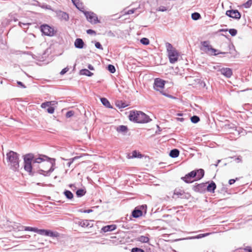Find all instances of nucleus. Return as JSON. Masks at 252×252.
Instances as JSON below:
<instances>
[{"label": "nucleus", "mask_w": 252, "mask_h": 252, "mask_svg": "<svg viewBox=\"0 0 252 252\" xmlns=\"http://www.w3.org/2000/svg\"><path fill=\"white\" fill-rule=\"evenodd\" d=\"M51 159L46 156H42L39 158H35L33 154H28L24 156V168L25 171L29 173L30 175H34V172L32 171V162L39 163L46 160Z\"/></svg>", "instance_id": "obj_1"}, {"label": "nucleus", "mask_w": 252, "mask_h": 252, "mask_svg": "<svg viewBox=\"0 0 252 252\" xmlns=\"http://www.w3.org/2000/svg\"><path fill=\"white\" fill-rule=\"evenodd\" d=\"M6 160L10 169L14 171H18L19 168V155L12 151L6 154Z\"/></svg>", "instance_id": "obj_2"}, {"label": "nucleus", "mask_w": 252, "mask_h": 252, "mask_svg": "<svg viewBox=\"0 0 252 252\" xmlns=\"http://www.w3.org/2000/svg\"><path fill=\"white\" fill-rule=\"evenodd\" d=\"M129 119L137 123H147L151 120L148 115L141 111H131Z\"/></svg>", "instance_id": "obj_3"}, {"label": "nucleus", "mask_w": 252, "mask_h": 252, "mask_svg": "<svg viewBox=\"0 0 252 252\" xmlns=\"http://www.w3.org/2000/svg\"><path fill=\"white\" fill-rule=\"evenodd\" d=\"M168 56L171 63H174L178 59L179 53L172 45L169 42L165 43Z\"/></svg>", "instance_id": "obj_4"}, {"label": "nucleus", "mask_w": 252, "mask_h": 252, "mask_svg": "<svg viewBox=\"0 0 252 252\" xmlns=\"http://www.w3.org/2000/svg\"><path fill=\"white\" fill-rule=\"evenodd\" d=\"M201 44L204 48V51L209 55L216 56L219 54H227V52H218V50L212 48V47L209 44V42L208 41H204L202 42Z\"/></svg>", "instance_id": "obj_5"}, {"label": "nucleus", "mask_w": 252, "mask_h": 252, "mask_svg": "<svg viewBox=\"0 0 252 252\" xmlns=\"http://www.w3.org/2000/svg\"><path fill=\"white\" fill-rule=\"evenodd\" d=\"M187 178H195L194 181H198L202 179L204 176V170L203 169H199L193 170L187 174Z\"/></svg>", "instance_id": "obj_6"}, {"label": "nucleus", "mask_w": 252, "mask_h": 252, "mask_svg": "<svg viewBox=\"0 0 252 252\" xmlns=\"http://www.w3.org/2000/svg\"><path fill=\"white\" fill-rule=\"evenodd\" d=\"M88 21L93 24L99 23L97 15L93 12L82 11Z\"/></svg>", "instance_id": "obj_7"}, {"label": "nucleus", "mask_w": 252, "mask_h": 252, "mask_svg": "<svg viewBox=\"0 0 252 252\" xmlns=\"http://www.w3.org/2000/svg\"><path fill=\"white\" fill-rule=\"evenodd\" d=\"M224 128L226 131L229 133H232L235 136H239L240 134V130L241 128L239 127V129L237 127L235 126L233 124H229L225 125Z\"/></svg>", "instance_id": "obj_8"}, {"label": "nucleus", "mask_w": 252, "mask_h": 252, "mask_svg": "<svg viewBox=\"0 0 252 252\" xmlns=\"http://www.w3.org/2000/svg\"><path fill=\"white\" fill-rule=\"evenodd\" d=\"M41 32L45 35L52 36L55 34L54 29L48 25H42L40 26Z\"/></svg>", "instance_id": "obj_9"}, {"label": "nucleus", "mask_w": 252, "mask_h": 252, "mask_svg": "<svg viewBox=\"0 0 252 252\" xmlns=\"http://www.w3.org/2000/svg\"><path fill=\"white\" fill-rule=\"evenodd\" d=\"M165 81L159 78H156L155 79L154 88L155 90L160 91L161 89H163L165 85Z\"/></svg>", "instance_id": "obj_10"}, {"label": "nucleus", "mask_w": 252, "mask_h": 252, "mask_svg": "<svg viewBox=\"0 0 252 252\" xmlns=\"http://www.w3.org/2000/svg\"><path fill=\"white\" fill-rule=\"evenodd\" d=\"M226 15L231 18L239 20L240 19L241 15L237 10H229L226 11Z\"/></svg>", "instance_id": "obj_11"}, {"label": "nucleus", "mask_w": 252, "mask_h": 252, "mask_svg": "<svg viewBox=\"0 0 252 252\" xmlns=\"http://www.w3.org/2000/svg\"><path fill=\"white\" fill-rule=\"evenodd\" d=\"M206 183H201L194 186L192 187V189L197 192L204 193L206 190Z\"/></svg>", "instance_id": "obj_12"}, {"label": "nucleus", "mask_w": 252, "mask_h": 252, "mask_svg": "<svg viewBox=\"0 0 252 252\" xmlns=\"http://www.w3.org/2000/svg\"><path fill=\"white\" fill-rule=\"evenodd\" d=\"M54 163V162L48 163L49 165H51V167L48 170L44 171L42 169H40L38 171V173L44 175V176H49L51 173L54 170V168L53 167Z\"/></svg>", "instance_id": "obj_13"}, {"label": "nucleus", "mask_w": 252, "mask_h": 252, "mask_svg": "<svg viewBox=\"0 0 252 252\" xmlns=\"http://www.w3.org/2000/svg\"><path fill=\"white\" fill-rule=\"evenodd\" d=\"M220 71L227 78H230L232 75V71L229 68H222Z\"/></svg>", "instance_id": "obj_14"}, {"label": "nucleus", "mask_w": 252, "mask_h": 252, "mask_svg": "<svg viewBox=\"0 0 252 252\" xmlns=\"http://www.w3.org/2000/svg\"><path fill=\"white\" fill-rule=\"evenodd\" d=\"M116 228H117V226L115 224L107 225L105 226H103L101 229L100 232L101 233V232L105 233V232H107L112 231L113 230H115L116 229Z\"/></svg>", "instance_id": "obj_15"}, {"label": "nucleus", "mask_w": 252, "mask_h": 252, "mask_svg": "<svg viewBox=\"0 0 252 252\" xmlns=\"http://www.w3.org/2000/svg\"><path fill=\"white\" fill-rule=\"evenodd\" d=\"M57 16L58 18L61 20H63L65 21H67L69 20L68 14L65 12L59 11L57 12Z\"/></svg>", "instance_id": "obj_16"}, {"label": "nucleus", "mask_w": 252, "mask_h": 252, "mask_svg": "<svg viewBox=\"0 0 252 252\" xmlns=\"http://www.w3.org/2000/svg\"><path fill=\"white\" fill-rule=\"evenodd\" d=\"M84 42L81 38H77L74 42V46L76 48L82 49L84 47Z\"/></svg>", "instance_id": "obj_17"}, {"label": "nucleus", "mask_w": 252, "mask_h": 252, "mask_svg": "<svg viewBox=\"0 0 252 252\" xmlns=\"http://www.w3.org/2000/svg\"><path fill=\"white\" fill-rule=\"evenodd\" d=\"M73 4L76 6V7L79 10L82 11L84 9V6L82 2H81L80 0H71Z\"/></svg>", "instance_id": "obj_18"}, {"label": "nucleus", "mask_w": 252, "mask_h": 252, "mask_svg": "<svg viewBox=\"0 0 252 252\" xmlns=\"http://www.w3.org/2000/svg\"><path fill=\"white\" fill-rule=\"evenodd\" d=\"M142 211L137 208H135L134 209V210L132 212V216L134 218H138L142 216Z\"/></svg>", "instance_id": "obj_19"}, {"label": "nucleus", "mask_w": 252, "mask_h": 252, "mask_svg": "<svg viewBox=\"0 0 252 252\" xmlns=\"http://www.w3.org/2000/svg\"><path fill=\"white\" fill-rule=\"evenodd\" d=\"M216 189V185L214 182L212 181L210 184L206 187V190L210 192H214L215 190Z\"/></svg>", "instance_id": "obj_20"}, {"label": "nucleus", "mask_w": 252, "mask_h": 252, "mask_svg": "<svg viewBox=\"0 0 252 252\" xmlns=\"http://www.w3.org/2000/svg\"><path fill=\"white\" fill-rule=\"evenodd\" d=\"M116 130L119 133H122L125 134L127 132L128 128L126 126L121 125L117 127Z\"/></svg>", "instance_id": "obj_21"}, {"label": "nucleus", "mask_w": 252, "mask_h": 252, "mask_svg": "<svg viewBox=\"0 0 252 252\" xmlns=\"http://www.w3.org/2000/svg\"><path fill=\"white\" fill-rule=\"evenodd\" d=\"M100 101L102 104L104 105L106 107L109 108H112V106L111 105L109 101L106 98L102 97L100 98Z\"/></svg>", "instance_id": "obj_22"}, {"label": "nucleus", "mask_w": 252, "mask_h": 252, "mask_svg": "<svg viewBox=\"0 0 252 252\" xmlns=\"http://www.w3.org/2000/svg\"><path fill=\"white\" fill-rule=\"evenodd\" d=\"M179 155V151L177 149L171 150L169 153V156L173 158H177Z\"/></svg>", "instance_id": "obj_23"}, {"label": "nucleus", "mask_w": 252, "mask_h": 252, "mask_svg": "<svg viewBox=\"0 0 252 252\" xmlns=\"http://www.w3.org/2000/svg\"><path fill=\"white\" fill-rule=\"evenodd\" d=\"M76 223L82 227H88L89 225V222L88 220H79Z\"/></svg>", "instance_id": "obj_24"}, {"label": "nucleus", "mask_w": 252, "mask_h": 252, "mask_svg": "<svg viewBox=\"0 0 252 252\" xmlns=\"http://www.w3.org/2000/svg\"><path fill=\"white\" fill-rule=\"evenodd\" d=\"M137 241L142 243H148L149 241V238L146 236H140L137 238Z\"/></svg>", "instance_id": "obj_25"}, {"label": "nucleus", "mask_w": 252, "mask_h": 252, "mask_svg": "<svg viewBox=\"0 0 252 252\" xmlns=\"http://www.w3.org/2000/svg\"><path fill=\"white\" fill-rule=\"evenodd\" d=\"M80 74L87 76H92L93 73L87 69H82L80 71Z\"/></svg>", "instance_id": "obj_26"}, {"label": "nucleus", "mask_w": 252, "mask_h": 252, "mask_svg": "<svg viewBox=\"0 0 252 252\" xmlns=\"http://www.w3.org/2000/svg\"><path fill=\"white\" fill-rule=\"evenodd\" d=\"M184 191L180 189H175L174 192V195H177L178 197L183 198Z\"/></svg>", "instance_id": "obj_27"}, {"label": "nucleus", "mask_w": 252, "mask_h": 252, "mask_svg": "<svg viewBox=\"0 0 252 252\" xmlns=\"http://www.w3.org/2000/svg\"><path fill=\"white\" fill-rule=\"evenodd\" d=\"M86 193L85 189H78L76 192V194L78 197H81L84 196Z\"/></svg>", "instance_id": "obj_28"}, {"label": "nucleus", "mask_w": 252, "mask_h": 252, "mask_svg": "<svg viewBox=\"0 0 252 252\" xmlns=\"http://www.w3.org/2000/svg\"><path fill=\"white\" fill-rule=\"evenodd\" d=\"M65 197L68 199H71L73 197V193L68 190H65L63 192Z\"/></svg>", "instance_id": "obj_29"}, {"label": "nucleus", "mask_w": 252, "mask_h": 252, "mask_svg": "<svg viewBox=\"0 0 252 252\" xmlns=\"http://www.w3.org/2000/svg\"><path fill=\"white\" fill-rule=\"evenodd\" d=\"M187 176L188 175L186 174L184 177H182L181 179L187 183H191L194 181V180H192V178L190 177H189L187 178Z\"/></svg>", "instance_id": "obj_30"}, {"label": "nucleus", "mask_w": 252, "mask_h": 252, "mask_svg": "<svg viewBox=\"0 0 252 252\" xmlns=\"http://www.w3.org/2000/svg\"><path fill=\"white\" fill-rule=\"evenodd\" d=\"M47 231V230L39 229L37 228H35V231H34L35 232H36L40 235H44V236H46Z\"/></svg>", "instance_id": "obj_31"}, {"label": "nucleus", "mask_w": 252, "mask_h": 252, "mask_svg": "<svg viewBox=\"0 0 252 252\" xmlns=\"http://www.w3.org/2000/svg\"><path fill=\"white\" fill-rule=\"evenodd\" d=\"M21 229H20V230H25V231H35V227H32L30 226H21Z\"/></svg>", "instance_id": "obj_32"}, {"label": "nucleus", "mask_w": 252, "mask_h": 252, "mask_svg": "<svg viewBox=\"0 0 252 252\" xmlns=\"http://www.w3.org/2000/svg\"><path fill=\"white\" fill-rule=\"evenodd\" d=\"M46 236L52 237H57L59 236V233L58 232H54L50 230H47Z\"/></svg>", "instance_id": "obj_33"}, {"label": "nucleus", "mask_w": 252, "mask_h": 252, "mask_svg": "<svg viewBox=\"0 0 252 252\" xmlns=\"http://www.w3.org/2000/svg\"><path fill=\"white\" fill-rule=\"evenodd\" d=\"M211 233H206L204 234H200L190 238V239H200L203 238L206 236H209Z\"/></svg>", "instance_id": "obj_34"}, {"label": "nucleus", "mask_w": 252, "mask_h": 252, "mask_svg": "<svg viewBox=\"0 0 252 252\" xmlns=\"http://www.w3.org/2000/svg\"><path fill=\"white\" fill-rule=\"evenodd\" d=\"M191 18L194 20H197L201 18V15L198 12H194L191 14Z\"/></svg>", "instance_id": "obj_35"}, {"label": "nucleus", "mask_w": 252, "mask_h": 252, "mask_svg": "<svg viewBox=\"0 0 252 252\" xmlns=\"http://www.w3.org/2000/svg\"><path fill=\"white\" fill-rule=\"evenodd\" d=\"M190 120L192 123L196 124L200 121V118L198 116L194 115L190 118Z\"/></svg>", "instance_id": "obj_36"}, {"label": "nucleus", "mask_w": 252, "mask_h": 252, "mask_svg": "<svg viewBox=\"0 0 252 252\" xmlns=\"http://www.w3.org/2000/svg\"><path fill=\"white\" fill-rule=\"evenodd\" d=\"M131 157L132 158H141L142 155L139 152H137L136 151H133L132 152V156Z\"/></svg>", "instance_id": "obj_37"}, {"label": "nucleus", "mask_w": 252, "mask_h": 252, "mask_svg": "<svg viewBox=\"0 0 252 252\" xmlns=\"http://www.w3.org/2000/svg\"><path fill=\"white\" fill-rule=\"evenodd\" d=\"M140 42L143 45H147L149 44L150 41L148 38L143 37L140 39Z\"/></svg>", "instance_id": "obj_38"}, {"label": "nucleus", "mask_w": 252, "mask_h": 252, "mask_svg": "<svg viewBox=\"0 0 252 252\" xmlns=\"http://www.w3.org/2000/svg\"><path fill=\"white\" fill-rule=\"evenodd\" d=\"M107 69L109 71L112 73H114L116 71L115 66L112 64H109L107 66Z\"/></svg>", "instance_id": "obj_39"}, {"label": "nucleus", "mask_w": 252, "mask_h": 252, "mask_svg": "<svg viewBox=\"0 0 252 252\" xmlns=\"http://www.w3.org/2000/svg\"><path fill=\"white\" fill-rule=\"evenodd\" d=\"M106 34L110 37H114L116 36V34L112 31H108L106 32Z\"/></svg>", "instance_id": "obj_40"}, {"label": "nucleus", "mask_w": 252, "mask_h": 252, "mask_svg": "<svg viewBox=\"0 0 252 252\" xmlns=\"http://www.w3.org/2000/svg\"><path fill=\"white\" fill-rule=\"evenodd\" d=\"M228 32L232 36H235L237 33V31L235 29H230L228 30Z\"/></svg>", "instance_id": "obj_41"}, {"label": "nucleus", "mask_w": 252, "mask_h": 252, "mask_svg": "<svg viewBox=\"0 0 252 252\" xmlns=\"http://www.w3.org/2000/svg\"><path fill=\"white\" fill-rule=\"evenodd\" d=\"M116 105L119 108H124L127 106V105H126L125 103H124L122 101H119V102H117Z\"/></svg>", "instance_id": "obj_42"}, {"label": "nucleus", "mask_w": 252, "mask_h": 252, "mask_svg": "<svg viewBox=\"0 0 252 252\" xmlns=\"http://www.w3.org/2000/svg\"><path fill=\"white\" fill-rule=\"evenodd\" d=\"M252 4V0H248L246 3L243 4V6L246 8H250Z\"/></svg>", "instance_id": "obj_43"}, {"label": "nucleus", "mask_w": 252, "mask_h": 252, "mask_svg": "<svg viewBox=\"0 0 252 252\" xmlns=\"http://www.w3.org/2000/svg\"><path fill=\"white\" fill-rule=\"evenodd\" d=\"M50 105L48 101H46L43 103H42L41 105V107L43 109H46L47 107H49Z\"/></svg>", "instance_id": "obj_44"}, {"label": "nucleus", "mask_w": 252, "mask_h": 252, "mask_svg": "<svg viewBox=\"0 0 252 252\" xmlns=\"http://www.w3.org/2000/svg\"><path fill=\"white\" fill-rule=\"evenodd\" d=\"M131 252H145L144 250L139 248H133L131 249Z\"/></svg>", "instance_id": "obj_45"}, {"label": "nucleus", "mask_w": 252, "mask_h": 252, "mask_svg": "<svg viewBox=\"0 0 252 252\" xmlns=\"http://www.w3.org/2000/svg\"><path fill=\"white\" fill-rule=\"evenodd\" d=\"M46 111L48 113L50 114H53L55 111V108L53 106H50L49 108L47 109Z\"/></svg>", "instance_id": "obj_46"}, {"label": "nucleus", "mask_w": 252, "mask_h": 252, "mask_svg": "<svg viewBox=\"0 0 252 252\" xmlns=\"http://www.w3.org/2000/svg\"><path fill=\"white\" fill-rule=\"evenodd\" d=\"M78 158V157H74L73 158H70L69 159V162L67 163V165L69 167L70 166V165L73 163V161L76 159H77Z\"/></svg>", "instance_id": "obj_47"}, {"label": "nucleus", "mask_w": 252, "mask_h": 252, "mask_svg": "<svg viewBox=\"0 0 252 252\" xmlns=\"http://www.w3.org/2000/svg\"><path fill=\"white\" fill-rule=\"evenodd\" d=\"M73 114H74L73 111H69L66 112L65 116H66V118H70V117H72L73 115Z\"/></svg>", "instance_id": "obj_48"}, {"label": "nucleus", "mask_w": 252, "mask_h": 252, "mask_svg": "<svg viewBox=\"0 0 252 252\" xmlns=\"http://www.w3.org/2000/svg\"><path fill=\"white\" fill-rule=\"evenodd\" d=\"M95 46L97 49L103 50V47L99 42H96L95 43Z\"/></svg>", "instance_id": "obj_49"}, {"label": "nucleus", "mask_w": 252, "mask_h": 252, "mask_svg": "<svg viewBox=\"0 0 252 252\" xmlns=\"http://www.w3.org/2000/svg\"><path fill=\"white\" fill-rule=\"evenodd\" d=\"M69 70V68L68 67H65L63 69L62 71L60 72L61 75H63L65 73H66Z\"/></svg>", "instance_id": "obj_50"}, {"label": "nucleus", "mask_w": 252, "mask_h": 252, "mask_svg": "<svg viewBox=\"0 0 252 252\" xmlns=\"http://www.w3.org/2000/svg\"><path fill=\"white\" fill-rule=\"evenodd\" d=\"M158 10L159 11L164 12L167 10V8L164 6H160L158 7Z\"/></svg>", "instance_id": "obj_51"}, {"label": "nucleus", "mask_w": 252, "mask_h": 252, "mask_svg": "<svg viewBox=\"0 0 252 252\" xmlns=\"http://www.w3.org/2000/svg\"><path fill=\"white\" fill-rule=\"evenodd\" d=\"M243 250L247 252H252V249L250 246H247L246 247L244 248Z\"/></svg>", "instance_id": "obj_52"}, {"label": "nucleus", "mask_w": 252, "mask_h": 252, "mask_svg": "<svg viewBox=\"0 0 252 252\" xmlns=\"http://www.w3.org/2000/svg\"><path fill=\"white\" fill-rule=\"evenodd\" d=\"M87 33L88 34H95V32L93 30L89 29V30H87Z\"/></svg>", "instance_id": "obj_53"}, {"label": "nucleus", "mask_w": 252, "mask_h": 252, "mask_svg": "<svg viewBox=\"0 0 252 252\" xmlns=\"http://www.w3.org/2000/svg\"><path fill=\"white\" fill-rule=\"evenodd\" d=\"M135 10V9H132L129 10L126 13V14H128V15L133 14Z\"/></svg>", "instance_id": "obj_54"}, {"label": "nucleus", "mask_w": 252, "mask_h": 252, "mask_svg": "<svg viewBox=\"0 0 252 252\" xmlns=\"http://www.w3.org/2000/svg\"><path fill=\"white\" fill-rule=\"evenodd\" d=\"M17 84L19 86H20L22 88H26L25 85L22 82H21V81H17Z\"/></svg>", "instance_id": "obj_55"}, {"label": "nucleus", "mask_w": 252, "mask_h": 252, "mask_svg": "<svg viewBox=\"0 0 252 252\" xmlns=\"http://www.w3.org/2000/svg\"><path fill=\"white\" fill-rule=\"evenodd\" d=\"M235 160L237 162H242V158L240 156H239L235 158Z\"/></svg>", "instance_id": "obj_56"}, {"label": "nucleus", "mask_w": 252, "mask_h": 252, "mask_svg": "<svg viewBox=\"0 0 252 252\" xmlns=\"http://www.w3.org/2000/svg\"><path fill=\"white\" fill-rule=\"evenodd\" d=\"M48 102L51 106L57 104V102L56 101H50Z\"/></svg>", "instance_id": "obj_57"}, {"label": "nucleus", "mask_w": 252, "mask_h": 252, "mask_svg": "<svg viewBox=\"0 0 252 252\" xmlns=\"http://www.w3.org/2000/svg\"><path fill=\"white\" fill-rule=\"evenodd\" d=\"M29 24H27V23H22L21 22H19V25L21 27H23V26H27Z\"/></svg>", "instance_id": "obj_58"}, {"label": "nucleus", "mask_w": 252, "mask_h": 252, "mask_svg": "<svg viewBox=\"0 0 252 252\" xmlns=\"http://www.w3.org/2000/svg\"><path fill=\"white\" fill-rule=\"evenodd\" d=\"M92 212H93V210L92 209L85 210L83 211H82V212H83L84 213H90Z\"/></svg>", "instance_id": "obj_59"}, {"label": "nucleus", "mask_w": 252, "mask_h": 252, "mask_svg": "<svg viewBox=\"0 0 252 252\" xmlns=\"http://www.w3.org/2000/svg\"><path fill=\"white\" fill-rule=\"evenodd\" d=\"M236 181V180L235 179H230L229 180V185H232Z\"/></svg>", "instance_id": "obj_60"}, {"label": "nucleus", "mask_w": 252, "mask_h": 252, "mask_svg": "<svg viewBox=\"0 0 252 252\" xmlns=\"http://www.w3.org/2000/svg\"><path fill=\"white\" fill-rule=\"evenodd\" d=\"M88 67L91 70H94V66L92 65H91V64H89Z\"/></svg>", "instance_id": "obj_61"}, {"label": "nucleus", "mask_w": 252, "mask_h": 252, "mask_svg": "<svg viewBox=\"0 0 252 252\" xmlns=\"http://www.w3.org/2000/svg\"><path fill=\"white\" fill-rule=\"evenodd\" d=\"M161 93L163 95H164L165 96H167L168 97L173 98V97L172 95H170V94H167L166 93H162V92H161Z\"/></svg>", "instance_id": "obj_62"}, {"label": "nucleus", "mask_w": 252, "mask_h": 252, "mask_svg": "<svg viewBox=\"0 0 252 252\" xmlns=\"http://www.w3.org/2000/svg\"><path fill=\"white\" fill-rule=\"evenodd\" d=\"M30 235H25L24 236H22V238H25L26 239H29L30 238Z\"/></svg>", "instance_id": "obj_63"}, {"label": "nucleus", "mask_w": 252, "mask_h": 252, "mask_svg": "<svg viewBox=\"0 0 252 252\" xmlns=\"http://www.w3.org/2000/svg\"><path fill=\"white\" fill-rule=\"evenodd\" d=\"M177 120L180 122H183L184 121V119L183 118H178Z\"/></svg>", "instance_id": "obj_64"}]
</instances>
